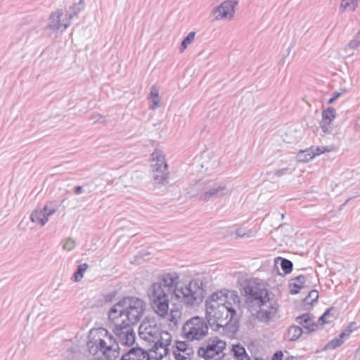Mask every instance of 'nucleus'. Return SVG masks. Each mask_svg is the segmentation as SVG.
Returning a JSON list of instances; mask_svg holds the SVG:
<instances>
[{"instance_id": "26", "label": "nucleus", "mask_w": 360, "mask_h": 360, "mask_svg": "<svg viewBox=\"0 0 360 360\" xmlns=\"http://www.w3.org/2000/svg\"><path fill=\"white\" fill-rule=\"evenodd\" d=\"M232 352L237 360H250L245 349L239 344L233 345Z\"/></svg>"}, {"instance_id": "19", "label": "nucleus", "mask_w": 360, "mask_h": 360, "mask_svg": "<svg viewBox=\"0 0 360 360\" xmlns=\"http://www.w3.org/2000/svg\"><path fill=\"white\" fill-rule=\"evenodd\" d=\"M120 360H151L149 352L141 347H131L122 354Z\"/></svg>"}, {"instance_id": "38", "label": "nucleus", "mask_w": 360, "mask_h": 360, "mask_svg": "<svg viewBox=\"0 0 360 360\" xmlns=\"http://www.w3.org/2000/svg\"><path fill=\"white\" fill-rule=\"evenodd\" d=\"M359 328L357 323L356 322H351L349 323V325L346 327V328L341 332L340 333V338H348L349 337L350 334Z\"/></svg>"}, {"instance_id": "52", "label": "nucleus", "mask_w": 360, "mask_h": 360, "mask_svg": "<svg viewBox=\"0 0 360 360\" xmlns=\"http://www.w3.org/2000/svg\"><path fill=\"white\" fill-rule=\"evenodd\" d=\"M77 13H77V11H70L69 9V11L68 13L69 20H70L73 19L75 17H76L77 15Z\"/></svg>"}, {"instance_id": "45", "label": "nucleus", "mask_w": 360, "mask_h": 360, "mask_svg": "<svg viewBox=\"0 0 360 360\" xmlns=\"http://www.w3.org/2000/svg\"><path fill=\"white\" fill-rule=\"evenodd\" d=\"M180 315L179 310H171L169 320L174 324L177 323V317Z\"/></svg>"}, {"instance_id": "12", "label": "nucleus", "mask_w": 360, "mask_h": 360, "mask_svg": "<svg viewBox=\"0 0 360 360\" xmlns=\"http://www.w3.org/2000/svg\"><path fill=\"white\" fill-rule=\"evenodd\" d=\"M114 323L112 332L118 344L131 346L135 342L136 335L132 328L134 326L121 321L120 319H109Z\"/></svg>"}, {"instance_id": "49", "label": "nucleus", "mask_w": 360, "mask_h": 360, "mask_svg": "<svg viewBox=\"0 0 360 360\" xmlns=\"http://www.w3.org/2000/svg\"><path fill=\"white\" fill-rule=\"evenodd\" d=\"M283 354L281 351H277L272 356V360H282Z\"/></svg>"}, {"instance_id": "27", "label": "nucleus", "mask_w": 360, "mask_h": 360, "mask_svg": "<svg viewBox=\"0 0 360 360\" xmlns=\"http://www.w3.org/2000/svg\"><path fill=\"white\" fill-rule=\"evenodd\" d=\"M360 46V31H359L353 37V39L345 45L344 50L349 56L352 55L350 51L356 50Z\"/></svg>"}, {"instance_id": "23", "label": "nucleus", "mask_w": 360, "mask_h": 360, "mask_svg": "<svg viewBox=\"0 0 360 360\" xmlns=\"http://www.w3.org/2000/svg\"><path fill=\"white\" fill-rule=\"evenodd\" d=\"M296 321L309 332H314L318 328V323L314 322L309 313L303 314L296 318Z\"/></svg>"}, {"instance_id": "30", "label": "nucleus", "mask_w": 360, "mask_h": 360, "mask_svg": "<svg viewBox=\"0 0 360 360\" xmlns=\"http://www.w3.org/2000/svg\"><path fill=\"white\" fill-rule=\"evenodd\" d=\"M117 292L115 291L110 292L108 293H105L102 295V297L97 300V303L92 305V307H102L105 304L110 303L113 301Z\"/></svg>"}, {"instance_id": "40", "label": "nucleus", "mask_w": 360, "mask_h": 360, "mask_svg": "<svg viewBox=\"0 0 360 360\" xmlns=\"http://www.w3.org/2000/svg\"><path fill=\"white\" fill-rule=\"evenodd\" d=\"M334 310L333 307H330L326 309V311L319 317V323L321 325H323L325 323H328L331 321L330 319V312Z\"/></svg>"}, {"instance_id": "4", "label": "nucleus", "mask_w": 360, "mask_h": 360, "mask_svg": "<svg viewBox=\"0 0 360 360\" xmlns=\"http://www.w3.org/2000/svg\"><path fill=\"white\" fill-rule=\"evenodd\" d=\"M146 310V303L136 297H124L108 311L109 319H120L132 326L136 325Z\"/></svg>"}, {"instance_id": "35", "label": "nucleus", "mask_w": 360, "mask_h": 360, "mask_svg": "<svg viewBox=\"0 0 360 360\" xmlns=\"http://www.w3.org/2000/svg\"><path fill=\"white\" fill-rule=\"evenodd\" d=\"M319 298V292L316 290H311L308 295L303 300L304 305H313Z\"/></svg>"}, {"instance_id": "14", "label": "nucleus", "mask_w": 360, "mask_h": 360, "mask_svg": "<svg viewBox=\"0 0 360 360\" xmlns=\"http://www.w3.org/2000/svg\"><path fill=\"white\" fill-rule=\"evenodd\" d=\"M172 278L174 279L173 286H172V296L176 300L178 303L181 305L186 306L187 307H192L193 304L189 295L186 291V288L184 287V283H180V277L179 274L175 272H170Z\"/></svg>"}, {"instance_id": "29", "label": "nucleus", "mask_w": 360, "mask_h": 360, "mask_svg": "<svg viewBox=\"0 0 360 360\" xmlns=\"http://www.w3.org/2000/svg\"><path fill=\"white\" fill-rule=\"evenodd\" d=\"M314 158V154L313 153V147L307 148L304 150H300L297 155L298 161L302 162H309Z\"/></svg>"}, {"instance_id": "3", "label": "nucleus", "mask_w": 360, "mask_h": 360, "mask_svg": "<svg viewBox=\"0 0 360 360\" xmlns=\"http://www.w3.org/2000/svg\"><path fill=\"white\" fill-rule=\"evenodd\" d=\"M207 323L214 330L223 329L228 336L233 337L239 328V316L236 313L235 307L223 303L211 306V309L207 310Z\"/></svg>"}, {"instance_id": "46", "label": "nucleus", "mask_w": 360, "mask_h": 360, "mask_svg": "<svg viewBox=\"0 0 360 360\" xmlns=\"http://www.w3.org/2000/svg\"><path fill=\"white\" fill-rule=\"evenodd\" d=\"M330 123L329 122H326V121H321V123H320V126L322 129V131L324 132V133H327V134H329L331 132V127H330Z\"/></svg>"}, {"instance_id": "15", "label": "nucleus", "mask_w": 360, "mask_h": 360, "mask_svg": "<svg viewBox=\"0 0 360 360\" xmlns=\"http://www.w3.org/2000/svg\"><path fill=\"white\" fill-rule=\"evenodd\" d=\"M172 335L169 333H163L160 341L153 343L149 349L151 359L161 360L169 352V346L171 344Z\"/></svg>"}, {"instance_id": "53", "label": "nucleus", "mask_w": 360, "mask_h": 360, "mask_svg": "<svg viewBox=\"0 0 360 360\" xmlns=\"http://www.w3.org/2000/svg\"><path fill=\"white\" fill-rule=\"evenodd\" d=\"M347 91V89H344V88H341L340 89V91H338L339 93H342V94H343L344 93H345Z\"/></svg>"}, {"instance_id": "7", "label": "nucleus", "mask_w": 360, "mask_h": 360, "mask_svg": "<svg viewBox=\"0 0 360 360\" xmlns=\"http://www.w3.org/2000/svg\"><path fill=\"white\" fill-rule=\"evenodd\" d=\"M226 343L219 337H212L205 340L198 349V354L205 360H221L225 354Z\"/></svg>"}, {"instance_id": "44", "label": "nucleus", "mask_w": 360, "mask_h": 360, "mask_svg": "<svg viewBox=\"0 0 360 360\" xmlns=\"http://www.w3.org/2000/svg\"><path fill=\"white\" fill-rule=\"evenodd\" d=\"M90 120H94V122H101V123L105 122V117L102 116L100 114H97V113H93L90 117Z\"/></svg>"}, {"instance_id": "11", "label": "nucleus", "mask_w": 360, "mask_h": 360, "mask_svg": "<svg viewBox=\"0 0 360 360\" xmlns=\"http://www.w3.org/2000/svg\"><path fill=\"white\" fill-rule=\"evenodd\" d=\"M165 333L168 332L163 330L155 319H145L139 328L140 338L151 343L160 341Z\"/></svg>"}, {"instance_id": "43", "label": "nucleus", "mask_w": 360, "mask_h": 360, "mask_svg": "<svg viewBox=\"0 0 360 360\" xmlns=\"http://www.w3.org/2000/svg\"><path fill=\"white\" fill-rule=\"evenodd\" d=\"M84 8V1L82 0H78V1H75L72 6L70 7V11H77V13L80 12Z\"/></svg>"}, {"instance_id": "32", "label": "nucleus", "mask_w": 360, "mask_h": 360, "mask_svg": "<svg viewBox=\"0 0 360 360\" xmlns=\"http://www.w3.org/2000/svg\"><path fill=\"white\" fill-rule=\"evenodd\" d=\"M149 98L151 99L153 102V105L150 108L152 110L156 109L159 106L160 97L158 90L155 86H151Z\"/></svg>"}, {"instance_id": "42", "label": "nucleus", "mask_w": 360, "mask_h": 360, "mask_svg": "<svg viewBox=\"0 0 360 360\" xmlns=\"http://www.w3.org/2000/svg\"><path fill=\"white\" fill-rule=\"evenodd\" d=\"M63 248L65 250L70 251L75 247V241L71 238H66L62 241Z\"/></svg>"}, {"instance_id": "17", "label": "nucleus", "mask_w": 360, "mask_h": 360, "mask_svg": "<svg viewBox=\"0 0 360 360\" xmlns=\"http://www.w3.org/2000/svg\"><path fill=\"white\" fill-rule=\"evenodd\" d=\"M237 4L236 1L226 0L222 2L213 10L214 13L216 14L215 19L219 20L227 18H232Z\"/></svg>"}, {"instance_id": "8", "label": "nucleus", "mask_w": 360, "mask_h": 360, "mask_svg": "<svg viewBox=\"0 0 360 360\" xmlns=\"http://www.w3.org/2000/svg\"><path fill=\"white\" fill-rule=\"evenodd\" d=\"M243 293L245 297V302L249 309L257 307L261 300L265 299L266 296L269 294V290L264 285L258 283L255 281L245 280L243 284Z\"/></svg>"}, {"instance_id": "51", "label": "nucleus", "mask_w": 360, "mask_h": 360, "mask_svg": "<svg viewBox=\"0 0 360 360\" xmlns=\"http://www.w3.org/2000/svg\"><path fill=\"white\" fill-rule=\"evenodd\" d=\"M84 191L83 187L81 186H77L74 188V193L76 195H79Z\"/></svg>"}, {"instance_id": "13", "label": "nucleus", "mask_w": 360, "mask_h": 360, "mask_svg": "<svg viewBox=\"0 0 360 360\" xmlns=\"http://www.w3.org/2000/svg\"><path fill=\"white\" fill-rule=\"evenodd\" d=\"M193 306L201 303L206 295V290L200 279H191L188 283H184Z\"/></svg>"}, {"instance_id": "34", "label": "nucleus", "mask_w": 360, "mask_h": 360, "mask_svg": "<svg viewBox=\"0 0 360 360\" xmlns=\"http://www.w3.org/2000/svg\"><path fill=\"white\" fill-rule=\"evenodd\" d=\"M345 338H340V334L328 342L324 347L325 349H335L342 345L344 342Z\"/></svg>"}, {"instance_id": "33", "label": "nucleus", "mask_w": 360, "mask_h": 360, "mask_svg": "<svg viewBox=\"0 0 360 360\" xmlns=\"http://www.w3.org/2000/svg\"><path fill=\"white\" fill-rule=\"evenodd\" d=\"M276 259L281 261L280 265L285 274H288L292 272L293 264L290 260L282 257H278Z\"/></svg>"}, {"instance_id": "20", "label": "nucleus", "mask_w": 360, "mask_h": 360, "mask_svg": "<svg viewBox=\"0 0 360 360\" xmlns=\"http://www.w3.org/2000/svg\"><path fill=\"white\" fill-rule=\"evenodd\" d=\"M173 354L176 360H186L193 354V349L186 342L177 341Z\"/></svg>"}, {"instance_id": "54", "label": "nucleus", "mask_w": 360, "mask_h": 360, "mask_svg": "<svg viewBox=\"0 0 360 360\" xmlns=\"http://www.w3.org/2000/svg\"><path fill=\"white\" fill-rule=\"evenodd\" d=\"M281 217H282V218H283V217H284V214H281Z\"/></svg>"}, {"instance_id": "28", "label": "nucleus", "mask_w": 360, "mask_h": 360, "mask_svg": "<svg viewBox=\"0 0 360 360\" xmlns=\"http://www.w3.org/2000/svg\"><path fill=\"white\" fill-rule=\"evenodd\" d=\"M302 333L303 331L301 327L297 326H292L288 330L286 339H288L289 341H295L302 335Z\"/></svg>"}, {"instance_id": "47", "label": "nucleus", "mask_w": 360, "mask_h": 360, "mask_svg": "<svg viewBox=\"0 0 360 360\" xmlns=\"http://www.w3.org/2000/svg\"><path fill=\"white\" fill-rule=\"evenodd\" d=\"M342 95V93H339L338 91H335L333 93L332 97L328 100V103L332 104L335 100L340 98Z\"/></svg>"}, {"instance_id": "1", "label": "nucleus", "mask_w": 360, "mask_h": 360, "mask_svg": "<svg viewBox=\"0 0 360 360\" xmlns=\"http://www.w3.org/2000/svg\"><path fill=\"white\" fill-rule=\"evenodd\" d=\"M174 279L170 272L163 273L157 277L147 290L149 304L153 311L160 316L168 314L169 302L172 296Z\"/></svg>"}, {"instance_id": "50", "label": "nucleus", "mask_w": 360, "mask_h": 360, "mask_svg": "<svg viewBox=\"0 0 360 360\" xmlns=\"http://www.w3.org/2000/svg\"><path fill=\"white\" fill-rule=\"evenodd\" d=\"M323 153H324V150L320 147H316L315 148H313V153L314 154V157L316 155H319Z\"/></svg>"}, {"instance_id": "31", "label": "nucleus", "mask_w": 360, "mask_h": 360, "mask_svg": "<svg viewBox=\"0 0 360 360\" xmlns=\"http://www.w3.org/2000/svg\"><path fill=\"white\" fill-rule=\"evenodd\" d=\"M321 115V121H326V122L331 123L336 117V110L333 107H328L327 109L323 110Z\"/></svg>"}, {"instance_id": "36", "label": "nucleus", "mask_w": 360, "mask_h": 360, "mask_svg": "<svg viewBox=\"0 0 360 360\" xmlns=\"http://www.w3.org/2000/svg\"><path fill=\"white\" fill-rule=\"evenodd\" d=\"M195 36V32H191L188 34L184 39L180 46V52H184L188 47L189 44H191L194 40Z\"/></svg>"}, {"instance_id": "25", "label": "nucleus", "mask_w": 360, "mask_h": 360, "mask_svg": "<svg viewBox=\"0 0 360 360\" xmlns=\"http://www.w3.org/2000/svg\"><path fill=\"white\" fill-rule=\"evenodd\" d=\"M224 303L226 305H228V303H230V306L233 307L239 305L240 298L237 292L224 289Z\"/></svg>"}, {"instance_id": "37", "label": "nucleus", "mask_w": 360, "mask_h": 360, "mask_svg": "<svg viewBox=\"0 0 360 360\" xmlns=\"http://www.w3.org/2000/svg\"><path fill=\"white\" fill-rule=\"evenodd\" d=\"M356 6V0H342L340 3V8L345 11H354Z\"/></svg>"}, {"instance_id": "48", "label": "nucleus", "mask_w": 360, "mask_h": 360, "mask_svg": "<svg viewBox=\"0 0 360 360\" xmlns=\"http://www.w3.org/2000/svg\"><path fill=\"white\" fill-rule=\"evenodd\" d=\"M288 171H289V168H288V167L278 169L275 172L274 176H276L278 177L287 174L288 172Z\"/></svg>"}, {"instance_id": "5", "label": "nucleus", "mask_w": 360, "mask_h": 360, "mask_svg": "<svg viewBox=\"0 0 360 360\" xmlns=\"http://www.w3.org/2000/svg\"><path fill=\"white\" fill-rule=\"evenodd\" d=\"M188 193L192 197H197L204 201H210L221 198L229 194L226 186L213 179H202L191 184L188 188Z\"/></svg>"}, {"instance_id": "10", "label": "nucleus", "mask_w": 360, "mask_h": 360, "mask_svg": "<svg viewBox=\"0 0 360 360\" xmlns=\"http://www.w3.org/2000/svg\"><path fill=\"white\" fill-rule=\"evenodd\" d=\"M257 307H252L250 311L262 322L269 323L276 315L278 306L274 298L270 297V293L265 299L261 300Z\"/></svg>"}, {"instance_id": "9", "label": "nucleus", "mask_w": 360, "mask_h": 360, "mask_svg": "<svg viewBox=\"0 0 360 360\" xmlns=\"http://www.w3.org/2000/svg\"><path fill=\"white\" fill-rule=\"evenodd\" d=\"M208 326L203 318L195 316L187 321L182 328V333L189 340H199L207 334Z\"/></svg>"}, {"instance_id": "18", "label": "nucleus", "mask_w": 360, "mask_h": 360, "mask_svg": "<svg viewBox=\"0 0 360 360\" xmlns=\"http://www.w3.org/2000/svg\"><path fill=\"white\" fill-rule=\"evenodd\" d=\"M312 278V275L306 274L299 275L291 278L288 284L290 294L296 295L299 293L302 289L309 287Z\"/></svg>"}, {"instance_id": "2", "label": "nucleus", "mask_w": 360, "mask_h": 360, "mask_svg": "<svg viewBox=\"0 0 360 360\" xmlns=\"http://www.w3.org/2000/svg\"><path fill=\"white\" fill-rule=\"evenodd\" d=\"M86 346L89 354L104 356L107 360H115L119 357L120 348L112 334L104 328L91 330Z\"/></svg>"}, {"instance_id": "55", "label": "nucleus", "mask_w": 360, "mask_h": 360, "mask_svg": "<svg viewBox=\"0 0 360 360\" xmlns=\"http://www.w3.org/2000/svg\"><path fill=\"white\" fill-rule=\"evenodd\" d=\"M285 360H292V359H290V358H288V359H285Z\"/></svg>"}, {"instance_id": "39", "label": "nucleus", "mask_w": 360, "mask_h": 360, "mask_svg": "<svg viewBox=\"0 0 360 360\" xmlns=\"http://www.w3.org/2000/svg\"><path fill=\"white\" fill-rule=\"evenodd\" d=\"M88 265L86 263L79 264L77 266V269L74 274L75 281H79L80 279L83 278L84 273L87 269Z\"/></svg>"}, {"instance_id": "22", "label": "nucleus", "mask_w": 360, "mask_h": 360, "mask_svg": "<svg viewBox=\"0 0 360 360\" xmlns=\"http://www.w3.org/2000/svg\"><path fill=\"white\" fill-rule=\"evenodd\" d=\"M63 12L61 9H58L56 11L52 13L49 17V27L52 30H58L62 27V31L65 30L69 25V22H61V16Z\"/></svg>"}, {"instance_id": "6", "label": "nucleus", "mask_w": 360, "mask_h": 360, "mask_svg": "<svg viewBox=\"0 0 360 360\" xmlns=\"http://www.w3.org/2000/svg\"><path fill=\"white\" fill-rule=\"evenodd\" d=\"M152 177L155 185L166 186L169 184V172L165 155L160 150H155L151 155Z\"/></svg>"}, {"instance_id": "21", "label": "nucleus", "mask_w": 360, "mask_h": 360, "mask_svg": "<svg viewBox=\"0 0 360 360\" xmlns=\"http://www.w3.org/2000/svg\"><path fill=\"white\" fill-rule=\"evenodd\" d=\"M219 162L217 157L211 153H204L200 158V166L205 172L211 173L214 172L218 167Z\"/></svg>"}, {"instance_id": "16", "label": "nucleus", "mask_w": 360, "mask_h": 360, "mask_svg": "<svg viewBox=\"0 0 360 360\" xmlns=\"http://www.w3.org/2000/svg\"><path fill=\"white\" fill-rule=\"evenodd\" d=\"M58 210V206L51 205V203L46 205L43 209L35 210L30 215V219L32 222L44 226L49 221V217L53 214Z\"/></svg>"}, {"instance_id": "24", "label": "nucleus", "mask_w": 360, "mask_h": 360, "mask_svg": "<svg viewBox=\"0 0 360 360\" xmlns=\"http://www.w3.org/2000/svg\"><path fill=\"white\" fill-rule=\"evenodd\" d=\"M224 297V289L212 293L206 300L207 310L211 309V306L214 304L217 305L223 304Z\"/></svg>"}, {"instance_id": "41", "label": "nucleus", "mask_w": 360, "mask_h": 360, "mask_svg": "<svg viewBox=\"0 0 360 360\" xmlns=\"http://www.w3.org/2000/svg\"><path fill=\"white\" fill-rule=\"evenodd\" d=\"M236 235L237 238H251L255 236V233L252 230L245 231L243 228H239L236 230Z\"/></svg>"}]
</instances>
